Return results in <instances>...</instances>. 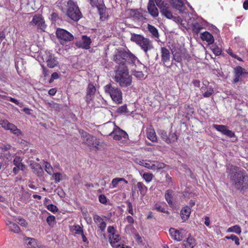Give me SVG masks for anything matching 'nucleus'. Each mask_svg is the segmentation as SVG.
<instances>
[{"mask_svg":"<svg viewBox=\"0 0 248 248\" xmlns=\"http://www.w3.org/2000/svg\"><path fill=\"white\" fill-rule=\"evenodd\" d=\"M91 39L86 35H82L81 40L77 41L76 43V46L78 47L88 49L90 48Z\"/></svg>","mask_w":248,"mask_h":248,"instance_id":"14","label":"nucleus"},{"mask_svg":"<svg viewBox=\"0 0 248 248\" xmlns=\"http://www.w3.org/2000/svg\"><path fill=\"white\" fill-rule=\"evenodd\" d=\"M202 29V25L199 23H195L192 25V30L196 33H198Z\"/></svg>","mask_w":248,"mask_h":248,"instance_id":"44","label":"nucleus"},{"mask_svg":"<svg viewBox=\"0 0 248 248\" xmlns=\"http://www.w3.org/2000/svg\"><path fill=\"white\" fill-rule=\"evenodd\" d=\"M214 127L217 130L221 132L224 135H227L230 138L234 136V133L232 131L227 129L226 126L224 125L213 124Z\"/></svg>","mask_w":248,"mask_h":248,"instance_id":"21","label":"nucleus"},{"mask_svg":"<svg viewBox=\"0 0 248 248\" xmlns=\"http://www.w3.org/2000/svg\"><path fill=\"white\" fill-rule=\"evenodd\" d=\"M201 92L203 97H209L213 94L214 89L213 87L209 85V82L208 81L204 80L202 82Z\"/></svg>","mask_w":248,"mask_h":248,"instance_id":"11","label":"nucleus"},{"mask_svg":"<svg viewBox=\"0 0 248 248\" xmlns=\"http://www.w3.org/2000/svg\"><path fill=\"white\" fill-rule=\"evenodd\" d=\"M147 137L153 142H155L157 140V137L155 131L152 128H149L147 129Z\"/></svg>","mask_w":248,"mask_h":248,"instance_id":"31","label":"nucleus"},{"mask_svg":"<svg viewBox=\"0 0 248 248\" xmlns=\"http://www.w3.org/2000/svg\"><path fill=\"white\" fill-rule=\"evenodd\" d=\"M161 56L162 62L165 66H167L166 64L170 62V58L169 50L165 47H162L161 48Z\"/></svg>","mask_w":248,"mask_h":248,"instance_id":"20","label":"nucleus"},{"mask_svg":"<svg viewBox=\"0 0 248 248\" xmlns=\"http://www.w3.org/2000/svg\"><path fill=\"white\" fill-rule=\"evenodd\" d=\"M159 134L161 138L167 143V140L168 136L167 132L164 130H160Z\"/></svg>","mask_w":248,"mask_h":248,"instance_id":"53","label":"nucleus"},{"mask_svg":"<svg viewBox=\"0 0 248 248\" xmlns=\"http://www.w3.org/2000/svg\"><path fill=\"white\" fill-rule=\"evenodd\" d=\"M137 187L141 195H144L146 194L147 191V187L146 186L142 183L138 182L137 184Z\"/></svg>","mask_w":248,"mask_h":248,"instance_id":"38","label":"nucleus"},{"mask_svg":"<svg viewBox=\"0 0 248 248\" xmlns=\"http://www.w3.org/2000/svg\"><path fill=\"white\" fill-rule=\"evenodd\" d=\"M96 90L95 87L93 84H89L86 93V100L87 101L91 100L94 97Z\"/></svg>","mask_w":248,"mask_h":248,"instance_id":"22","label":"nucleus"},{"mask_svg":"<svg viewBox=\"0 0 248 248\" xmlns=\"http://www.w3.org/2000/svg\"><path fill=\"white\" fill-rule=\"evenodd\" d=\"M104 90L105 93L108 94L116 103L120 104L122 102V93L120 89L109 84L104 87Z\"/></svg>","mask_w":248,"mask_h":248,"instance_id":"5","label":"nucleus"},{"mask_svg":"<svg viewBox=\"0 0 248 248\" xmlns=\"http://www.w3.org/2000/svg\"><path fill=\"white\" fill-rule=\"evenodd\" d=\"M59 78V76L57 73L54 72V73H52L51 75V78L49 80V82L51 83L54 80L57 79Z\"/></svg>","mask_w":248,"mask_h":248,"instance_id":"56","label":"nucleus"},{"mask_svg":"<svg viewBox=\"0 0 248 248\" xmlns=\"http://www.w3.org/2000/svg\"><path fill=\"white\" fill-rule=\"evenodd\" d=\"M0 124L6 130H9L11 133L20 136L22 135L21 130L17 128L14 124L9 123L7 120H1L0 121Z\"/></svg>","mask_w":248,"mask_h":248,"instance_id":"9","label":"nucleus"},{"mask_svg":"<svg viewBox=\"0 0 248 248\" xmlns=\"http://www.w3.org/2000/svg\"><path fill=\"white\" fill-rule=\"evenodd\" d=\"M131 40L139 45L148 57V52L154 48L152 42L141 35L137 34H132Z\"/></svg>","mask_w":248,"mask_h":248,"instance_id":"3","label":"nucleus"},{"mask_svg":"<svg viewBox=\"0 0 248 248\" xmlns=\"http://www.w3.org/2000/svg\"><path fill=\"white\" fill-rule=\"evenodd\" d=\"M115 128L114 130H113L112 136H111L114 140H120L123 138L125 139L128 138V136L126 132L121 129L117 125L115 126Z\"/></svg>","mask_w":248,"mask_h":248,"instance_id":"13","label":"nucleus"},{"mask_svg":"<svg viewBox=\"0 0 248 248\" xmlns=\"http://www.w3.org/2000/svg\"><path fill=\"white\" fill-rule=\"evenodd\" d=\"M30 24L35 26L38 30L42 31H44L46 27L44 18L40 15L34 16L32 20L30 22Z\"/></svg>","mask_w":248,"mask_h":248,"instance_id":"8","label":"nucleus"},{"mask_svg":"<svg viewBox=\"0 0 248 248\" xmlns=\"http://www.w3.org/2000/svg\"><path fill=\"white\" fill-rule=\"evenodd\" d=\"M211 49L213 52L214 53V54L216 56H219L221 53V49L216 45H213L211 46Z\"/></svg>","mask_w":248,"mask_h":248,"instance_id":"43","label":"nucleus"},{"mask_svg":"<svg viewBox=\"0 0 248 248\" xmlns=\"http://www.w3.org/2000/svg\"><path fill=\"white\" fill-rule=\"evenodd\" d=\"M151 169L153 170H157V167H156V161H152L151 162Z\"/></svg>","mask_w":248,"mask_h":248,"instance_id":"59","label":"nucleus"},{"mask_svg":"<svg viewBox=\"0 0 248 248\" xmlns=\"http://www.w3.org/2000/svg\"><path fill=\"white\" fill-rule=\"evenodd\" d=\"M147 29L152 34V36L156 39L159 38L158 30L154 26L148 24Z\"/></svg>","mask_w":248,"mask_h":248,"instance_id":"37","label":"nucleus"},{"mask_svg":"<svg viewBox=\"0 0 248 248\" xmlns=\"http://www.w3.org/2000/svg\"><path fill=\"white\" fill-rule=\"evenodd\" d=\"M71 230L74 231V235L76 234H83V230L82 228L78 225H74L71 227Z\"/></svg>","mask_w":248,"mask_h":248,"instance_id":"39","label":"nucleus"},{"mask_svg":"<svg viewBox=\"0 0 248 248\" xmlns=\"http://www.w3.org/2000/svg\"><path fill=\"white\" fill-rule=\"evenodd\" d=\"M127 204L128 205V212L129 214L132 215H134V212L133 210V206L131 202H127Z\"/></svg>","mask_w":248,"mask_h":248,"instance_id":"55","label":"nucleus"},{"mask_svg":"<svg viewBox=\"0 0 248 248\" xmlns=\"http://www.w3.org/2000/svg\"><path fill=\"white\" fill-rule=\"evenodd\" d=\"M21 161L22 159L20 157L16 156L13 161V163L16 167L20 168L21 170H24L25 169V166L21 163Z\"/></svg>","mask_w":248,"mask_h":248,"instance_id":"36","label":"nucleus"},{"mask_svg":"<svg viewBox=\"0 0 248 248\" xmlns=\"http://www.w3.org/2000/svg\"><path fill=\"white\" fill-rule=\"evenodd\" d=\"M108 232L110 233L111 235H113L115 233V229L113 226H108Z\"/></svg>","mask_w":248,"mask_h":248,"instance_id":"60","label":"nucleus"},{"mask_svg":"<svg viewBox=\"0 0 248 248\" xmlns=\"http://www.w3.org/2000/svg\"><path fill=\"white\" fill-rule=\"evenodd\" d=\"M177 140V136L175 133L170 132L168 136L167 143H170L176 141Z\"/></svg>","mask_w":248,"mask_h":248,"instance_id":"40","label":"nucleus"},{"mask_svg":"<svg viewBox=\"0 0 248 248\" xmlns=\"http://www.w3.org/2000/svg\"><path fill=\"white\" fill-rule=\"evenodd\" d=\"M99 201L101 203L106 204L107 202V199L104 195L102 194L99 196Z\"/></svg>","mask_w":248,"mask_h":248,"instance_id":"54","label":"nucleus"},{"mask_svg":"<svg viewBox=\"0 0 248 248\" xmlns=\"http://www.w3.org/2000/svg\"><path fill=\"white\" fill-rule=\"evenodd\" d=\"M147 9L148 13L153 17H156L158 16L159 12L158 9L156 8L154 0H150L147 6Z\"/></svg>","mask_w":248,"mask_h":248,"instance_id":"19","label":"nucleus"},{"mask_svg":"<svg viewBox=\"0 0 248 248\" xmlns=\"http://www.w3.org/2000/svg\"><path fill=\"white\" fill-rule=\"evenodd\" d=\"M67 15L75 21H78L82 16L77 3L73 0H69L67 2Z\"/></svg>","mask_w":248,"mask_h":248,"instance_id":"4","label":"nucleus"},{"mask_svg":"<svg viewBox=\"0 0 248 248\" xmlns=\"http://www.w3.org/2000/svg\"><path fill=\"white\" fill-rule=\"evenodd\" d=\"M170 3L176 10L179 11L180 13L185 12V7L184 1L185 0H169Z\"/></svg>","mask_w":248,"mask_h":248,"instance_id":"18","label":"nucleus"},{"mask_svg":"<svg viewBox=\"0 0 248 248\" xmlns=\"http://www.w3.org/2000/svg\"><path fill=\"white\" fill-rule=\"evenodd\" d=\"M228 232H233L237 234H240L241 233V229L239 225H234L230 227L227 230Z\"/></svg>","mask_w":248,"mask_h":248,"instance_id":"41","label":"nucleus"},{"mask_svg":"<svg viewBox=\"0 0 248 248\" xmlns=\"http://www.w3.org/2000/svg\"><path fill=\"white\" fill-rule=\"evenodd\" d=\"M201 38L202 41L207 42L208 44H213L214 42V38L212 34L208 31H205L201 34Z\"/></svg>","mask_w":248,"mask_h":248,"instance_id":"26","label":"nucleus"},{"mask_svg":"<svg viewBox=\"0 0 248 248\" xmlns=\"http://www.w3.org/2000/svg\"><path fill=\"white\" fill-rule=\"evenodd\" d=\"M42 69H43V73L45 77H46L48 75L47 74V69L45 67L44 65H41Z\"/></svg>","mask_w":248,"mask_h":248,"instance_id":"63","label":"nucleus"},{"mask_svg":"<svg viewBox=\"0 0 248 248\" xmlns=\"http://www.w3.org/2000/svg\"><path fill=\"white\" fill-rule=\"evenodd\" d=\"M169 232L171 237L177 241H181L183 238L181 232L174 228L170 229Z\"/></svg>","mask_w":248,"mask_h":248,"instance_id":"24","label":"nucleus"},{"mask_svg":"<svg viewBox=\"0 0 248 248\" xmlns=\"http://www.w3.org/2000/svg\"><path fill=\"white\" fill-rule=\"evenodd\" d=\"M153 177V174L151 173H144L142 175V178L147 183L150 182L152 180Z\"/></svg>","mask_w":248,"mask_h":248,"instance_id":"46","label":"nucleus"},{"mask_svg":"<svg viewBox=\"0 0 248 248\" xmlns=\"http://www.w3.org/2000/svg\"><path fill=\"white\" fill-rule=\"evenodd\" d=\"M98 12L100 15V18L103 20L106 19L107 17V15L106 13V7L104 5H100L97 7Z\"/></svg>","mask_w":248,"mask_h":248,"instance_id":"34","label":"nucleus"},{"mask_svg":"<svg viewBox=\"0 0 248 248\" xmlns=\"http://www.w3.org/2000/svg\"><path fill=\"white\" fill-rule=\"evenodd\" d=\"M81 139L83 142L88 146L95 147L98 149L97 146L100 145V142L96 137L93 136L86 132H82Z\"/></svg>","mask_w":248,"mask_h":248,"instance_id":"7","label":"nucleus"},{"mask_svg":"<svg viewBox=\"0 0 248 248\" xmlns=\"http://www.w3.org/2000/svg\"><path fill=\"white\" fill-rule=\"evenodd\" d=\"M128 55L129 56L126 62H127L128 63L132 65H137V64H140V61L138 58L130 51Z\"/></svg>","mask_w":248,"mask_h":248,"instance_id":"32","label":"nucleus"},{"mask_svg":"<svg viewBox=\"0 0 248 248\" xmlns=\"http://www.w3.org/2000/svg\"><path fill=\"white\" fill-rule=\"evenodd\" d=\"M46 222L50 226H54L55 224V217L54 216H49L46 218Z\"/></svg>","mask_w":248,"mask_h":248,"instance_id":"47","label":"nucleus"},{"mask_svg":"<svg viewBox=\"0 0 248 248\" xmlns=\"http://www.w3.org/2000/svg\"><path fill=\"white\" fill-rule=\"evenodd\" d=\"M191 213V209L189 207L186 206L183 208L181 211V216L184 220H187Z\"/></svg>","mask_w":248,"mask_h":248,"instance_id":"29","label":"nucleus"},{"mask_svg":"<svg viewBox=\"0 0 248 248\" xmlns=\"http://www.w3.org/2000/svg\"><path fill=\"white\" fill-rule=\"evenodd\" d=\"M173 60L177 62H181L183 57L184 53L182 50L175 51L171 50Z\"/></svg>","mask_w":248,"mask_h":248,"instance_id":"28","label":"nucleus"},{"mask_svg":"<svg viewBox=\"0 0 248 248\" xmlns=\"http://www.w3.org/2000/svg\"><path fill=\"white\" fill-rule=\"evenodd\" d=\"M196 245V240L190 235L183 242L185 248H193Z\"/></svg>","mask_w":248,"mask_h":248,"instance_id":"27","label":"nucleus"},{"mask_svg":"<svg viewBox=\"0 0 248 248\" xmlns=\"http://www.w3.org/2000/svg\"><path fill=\"white\" fill-rule=\"evenodd\" d=\"M114 79L122 87H128L131 84L132 78L126 66L118 68L115 71Z\"/></svg>","mask_w":248,"mask_h":248,"instance_id":"2","label":"nucleus"},{"mask_svg":"<svg viewBox=\"0 0 248 248\" xmlns=\"http://www.w3.org/2000/svg\"><path fill=\"white\" fill-rule=\"evenodd\" d=\"M115 123L114 122H108L104 124L102 127L103 134L105 136H112L113 130L115 128Z\"/></svg>","mask_w":248,"mask_h":248,"instance_id":"12","label":"nucleus"},{"mask_svg":"<svg viewBox=\"0 0 248 248\" xmlns=\"http://www.w3.org/2000/svg\"><path fill=\"white\" fill-rule=\"evenodd\" d=\"M225 238H226L227 239H231L232 241H234L235 242V244L237 246L239 245V244H240L239 239L238 237L235 235L232 234L229 236H227L225 237Z\"/></svg>","mask_w":248,"mask_h":248,"instance_id":"50","label":"nucleus"},{"mask_svg":"<svg viewBox=\"0 0 248 248\" xmlns=\"http://www.w3.org/2000/svg\"><path fill=\"white\" fill-rule=\"evenodd\" d=\"M129 51L128 50L125 51L124 50H120L118 51L116 53V56L119 59H120L121 58H122L123 60H124L125 62L126 61V60L128 57Z\"/></svg>","mask_w":248,"mask_h":248,"instance_id":"35","label":"nucleus"},{"mask_svg":"<svg viewBox=\"0 0 248 248\" xmlns=\"http://www.w3.org/2000/svg\"><path fill=\"white\" fill-rule=\"evenodd\" d=\"M119 183V182L117 179V178H114L111 182V184L112 185V188H115L117 186Z\"/></svg>","mask_w":248,"mask_h":248,"instance_id":"61","label":"nucleus"},{"mask_svg":"<svg viewBox=\"0 0 248 248\" xmlns=\"http://www.w3.org/2000/svg\"><path fill=\"white\" fill-rule=\"evenodd\" d=\"M56 34L61 44L62 45H64L66 43L71 41L74 39V36L71 33L62 29H57Z\"/></svg>","mask_w":248,"mask_h":248,"instance_id":"6","label":"nucleus"},{"mask_svg":"<svg viewBox=\"0 0 248 248\" xmlns=\"http://www.w3.org/2000/svg\"><path fill=\"white\" fill-rule=\"evenodd\" d=\"M93 220L96 224H97L98 227L100 228L101 232H104L106 227V223L103 219L98 215H94Z\"/></svg>","mask_w":248,"mask_h":248,"instance_id":"23","label":"nucleus"},{"mask_svg":"<svg viewBox=\"0 0 248 248\" xmlns=\"http://www.w3.org/2000/svg\"><path fill=\"white\" fill-rule=\"evenodd\" d=\"M133 75L139 79H142L144 78V74L141 71H135L133 72Z\"/></svg>","mask_w":248,"mask_h":248,"instance_id":"51","label":"nucleus"},{"mask_svg":"<svg viewBox=\"0 0 248 248\" xmlns=\"http://www.w3.org/2000/svg\"><path fill=\"white\" fill-rule=\"evenodd\" d=\"M158 7L160 8L161 13L163 16L169 19H171L173 17L172 14L169 4L163 2L160 7Z\"/></svg>","mask_w":248,"mask_h":248,"instance_id":"15","label":"nucleus"},{"mask_svg":"<svg viewBox=\"0 0 248 248\" xmlns=\"http://www.w3.org/2000/svg\"><path fill=\"white\" fill-rule=\"evenodd\" d=\"M29 162L30 166L33 170V173L36 174L38 176H42L43 174L44 171L41 166L33 160H31Z\"/></svg>","mask_w":248,"mask_h":248,"instance_id":"17","label":"nucleus"},{"mask_svg":"<svg viewBox=\"0 0 248 248\" xmlns=\"http://www.w3.org/2000/svg\"><path fill=\"white\" fill-rule=\"evenodd\" d=\"M151 162H152L151 160H148L147 162H145L144 164V167L147 169H151Z\"/></svg>","mask_w":248,"mask_h":248,"instance_id":"62","label":"nucleus"},{"mask_svg":"<svg viewBox=\"0 0 248 248\" xmlns=\"http://www.w3.org/2000/svg\"><path fill=\"white\" fill-rule=\"evenodd\" d=\"M156 167L157 170H160L163 169L165 167L166 165L164 163L162 162H159L157 161H156Z\"/></svg>","mask_w":248,"mask_h":248,"instance_id":"58","label":"nucleus"},{"mask_svg":"<svg viewBox=\"0 0 248 248\" xmlns=\"http://www.w3.org/2000/svg\"><path fill=\"white\" fill-rule=\"evenodd\" d=\"M248 74L246 70L241 66H237L234 69V78L233 83H236L240 80V77H245Z\"/></svg>","mask_w":248,"mask_h":248,"instance_id":"16","label":"nucleus"},{"mask_svg":"<svg viewBox=\"0 0 248 248\" xmlns=\"http://www.w3.org/2000/svg\"><path fill=\"white\" fill-rule=\"evenodd\" d=\"M45 164V170L49 174L51 175L53 172V169L50 163L46 162Z\"/></svg>","mask_w":248,"mask_h":248,"instance_id":"49","label":"nucleus"},{"mask_svg":"<svg viewBox=\"0 0 248 248\" xmlns=\"http://www.w3.org/2000/svg\"><path fill=\"white\" fill-rule=\"evenodd\" d=\"M228 175L236 189L243 193L248 190V175L243 169L234 167L231 169Z\"/></svg>","mask_w":248,"mask_h":248,"instance_id":"1","label":"nucleus"},{"mask_svg":"<svg viewBox=\"0 0 248 248\" xmlns=\"http://www.w3.org/2000/svg\"><path fill=\"white\" fill-rule=\"evenodd\" d=\"M18 223L23 226H25L27 225V222L26 221L22 218L19 219Z\"/></svg>","mask_w":248,"mask_h":248,"instance_id":"64","label":"nucleus"},{"mask_svg":"<svg viewBox=\"0 0 248 248\" xmlns=\"http://www.w3.org/2000/svg\"><path fill=\"white\" fill-rule=\"evenodd\" d=\"M114 60L119 65V66L118 67H123V66H126L125 65L126 62L121 58L120 59L117 58V57L116 56V54L114 56Z\"/></svg>","mask_w":248,"mask_h":248,"instance_id":"45","label":"nucleus"},{"mask_svg":"<svg viewBox=\"0 0 248 248\" xmlns=\"http://www.w3.org/2000/svg\"><path fill=\"white\" fill-rule=\"evenodd\" d=\"M24 241L28 248H40L36 240L34 238L25 237L24 238Z\"/></svg>","mask_w":248,"mask_h":248,"instance_id":"25","label":"nucleus"},{"mask_svg":"<svg viewBox=\"0 0 248 248\" xmlns=\"http://www.w3.org/2000/svg\"><path fill=\"white\" fill-rule=\"evenodd\" d=\"M61 174L60 173L57 172L53 174V178L56 182H59L61 181Z\"/></svg>","mask_w":248,"mask_h":248,"instance_id":"57","label":"nucleus"},{"mask_svg":"<svg viewBox=\"0 0 248 248\" xmlns=\"http://www.w3.org/2000/svg\"><path fill=\"white\" fill-rule=\"evenodd\" d=\"M43 58L46 62L47 66L50 68H54L58 63L56 58L49 51H45Z\"/></svg>","mask_w":248,"mask_h":248,"instance_id":"10","label":"nucleus"},{"mask_svg":"<svg viewBox=\"0 0 248 248\" xmlns=\"http://www.w3.org/2000/svg\"><path fill=\"white\" fill-rule=\"evenodd\" d=\"M120 236L118 234H114L113 235H110L109 237V241L110 244H115L119 241Z\"/></svg>","mask_w":248,"mask_h":248,"instance_id":"42","label":"nucleus"},{"mask_svg":"<svg viewBox=\"0 0 248 248\" xmlns=\"http://www.w3.org/2000/svg\"><path fill=\"white\" fill-rule=\"evenodd\" d=\"M173 197V191L172 190H168L165 194V200L170 205H173L172 199Z\"/></svg>","mask_w":248,"mask_h":248,"instance_id":"33","label":"nucleus"},{"mask_svg":"<svg viewBox=\"0 0 248 248\" xmlns=\"http://www.w3.org/2000/svg\"><path fill=\"white\" fill-rule=\"evenodd\" d=\"M47 209L53 213L57 212L58 210V208L55 205L52 204H48L46 206Z\"/></svg>","mask_w":248,"mask_h":248,"instance_id":"52","label":"nucleus"},{"mask_svg":"<svg viewBox=\"0 0 248 248\" xmlns=\"http://www.w3.org/2000/svg\"><path fill=\"white\" fill-rule=\"evenodd\" d=\"M6 224L8 226L10 231L15 233H18L20 232V228L16 224L9 220H7Z\"/></svg>","mask_w":248,"mask_h":248,"instance_id":"30","label":"nucleus"},{"mask_svg":"<svg viewBox=\"0 0 248 248\" xmlns=\"http://www.w3.org/2000/svg\"><path fill=\"white\" fill-rule=\"evenodd\" d=\"M155 209L158 212L167 213V214H169V212L166 211L165 208L159 204H155Z\"/></svg>","mask_w":248,"mask_h":248,"instance_id":"48","label":"nucleus"}]
</instances>
